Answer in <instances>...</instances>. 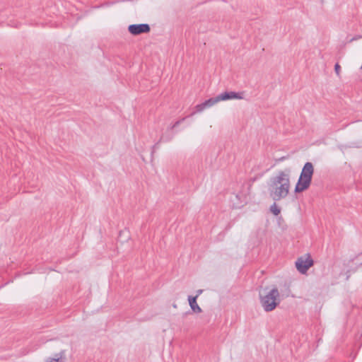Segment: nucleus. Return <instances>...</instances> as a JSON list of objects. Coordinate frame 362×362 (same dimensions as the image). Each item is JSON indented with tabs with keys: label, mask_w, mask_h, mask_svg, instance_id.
Here are the masks:
<instances>
[{
	"label": "nucleus",
	"mask_w": 362,
	"mask_h": 362,
	"mask_svg": "<svg viewBox=\"0 0 362 362\" xmlns=\"http://www.w3.org/2000/svg\"><path fill=\"white\" fill-rule=\"evenodd\" d=\"M290 175L291 169L286 168L270 178L268 191L273 200L279 201L288 196L291 187Z\"/></svg>",
	"instance_id": "obj_1"
},
{
	"label": "nucleus",
	"mask_w": 362,
	"mask_h": 362,
	"mask_svg": "<svg viewBox=\"0 0 362 362\" xmlns=\"http://www.w3.org/2000/svg\"><path fill=\"white\" fill-rule=\"evenodd\" d=\"M314 174V165L311 162H306L301 170L299 178L295 186V193H300L307 190L312 182Z\"/></svg>",
	"instance_id": "obj_2"
},
{
	"label": "nucleus",
	"mask_w": 362,
	"mask_h": 362,
	"mask_svg": "<svg viewBox=\"0 0 362 362\" xmlns=\"http://www.w3.org/2000/svg\"><path fill=\"white\" fill-rule=\"evenodd\" d=\"M259 299L260 303L266 312L274 310L281 301L277 288H273L268 292H266V289L263 292H259Z\"/></svg>",
	"instance_id": "obj_3"
},
{
	"label": "nucleus",
	"mask_w": 362,
	"mask_h": 362,
	"mask_svg": "<svg viewBox=\"0 0 362 362\" xmlns=\"http://www.w3.org/2000/svg\"><path fill=\"white\" fill-rule=\"evenodd\" d=\"M313 259L310 257V255H308V257L305 259L303 257L298 258L296 262V267L300 273L305 274L309 268L313 265Z\"/></svg>",
	"instance_id": "obj_4"
},
{
	"label": "nucleus",
	"mask_w": 362,
	"mask_h": 362,
	"mask_svg": "<svg viewBox=\"0 0 362 362\" xmlns=\"http://www.w3.org/2000/svg\"><path fill=\"white\" fill-rule=\"evenodd\" d=\"M128 31L134 36L144 33H148L151 31V27L147 23L132 24L128 26Z\"/></svg>",
	"instance_id": "obj_5"
},
{
	"label": "nucleus",
	"mask_w": 362,
	"mask_h": 362,
	"mask_svg": "<svg viewBox=\"0 0 362 362\" xmlns=\"http://www.w3.org/2000/svg\"><path fill=\"white\" fill-rule=\"evenodd\" d=\"M244 92L226 91L218 95L220 100H228L232 99H243Z\"/></svg>",
	"instance_id": "obj_6"
},
{
	"label": "nucleus",
	"mask_w": 362,
	"mask_h": 362,
	"mask_svg": "<svg viewBox=\"0 0 362 362\" xmlns=\"http://www.w3.org/2000/svg\"><path fill=\"white\" fill-rule=\"evenodd\" d=\"M221 101L218 95L216 97L211 98L206 100H205L204 103L199 104L196 105L195 108L197 112H202L206 107H210L217 103L218 102Z\"/></svg>",
	"instance_id": "obj_7"
},
{
	"label": "nucleus",
	"mask_w": 362,
	"mask_h": 362,
	"mask_svg": "<svg viewBox=\"0 0 362 362\" xmlns=\"http://www.w3.org/2000/svg\"><path fill=\"white\" fill-rule=\"evenodd\" d=\"M197 298H198V295H196L195 296H189L188 301H189V304L190 305L192 310L194 313H202V310L201 308L197 303Z\"/></svg>",
	"instance_id": "obj_8"
},
{
	"label": "nucleus",
	"mask_w": 362,
	"mask_h": 362,
	"mask_svg": "<svg viewBox=\"0 0 362 362\" xmlns=\"http://www.w3.org/2000/svg\"><path fill=\"white\" fill-rule=\"evenodd\" d=\"M65 356V351H62L58 354H54V358H47V362H64V358Z\"/></svg>",
	"instance_id": "obj_9"
},
{
	"label": "nucleus",
	"mask_w": 362,
	"mask_h": 362,
	"mask_svg": "<svg viewBox=\"0 0 362 362\" xmlns=\"http://www.w3.org/2000/svg\"><path fill=\"white\" fill-rule=\"evenodd\" d=\"M270 211L275 216H278L281 213V209L279 208L275 203L270 206Z\"/></svg>",
	"instance_id": "obj_10"
},
{
	"label": "nucleus",
	"mask_w": 362,
	"mask_h": 362,
	"mask_svg": "<svg viewBox=\"0 0 362 362\" xmlns=\"http://www.w3.org/2000/svg\"><path fill=\"white\" fill-rule=\"evenodd\" d=\"M334 71H335L336 74L337 75V76H340L341 66L339 64V63H337L334 65Z\"/></svg>",
	"instance_id": "obj_11"
},
{
	"label": "nucleus",
	"mask_w": 362,
	"mask_h": 362,
	"mask_svg": "<svg viewBox=\"0 0 362 362\" xmlns=\"http://www.w3.org/2000/svg\"><path fill=\"white\" fill-rule=\"evenodd\" d=\"M185 119V118H182L180 120H177V122H175L171 127H170V129H173L177 127H178L181 122H182Z\"/></svg>",
	"instance_id": "obj_12"
},
{
	"label": "nucleus",
	"mask_w": 362,
	"mask_h": 362,
	"mask_svg": "<svg viewBox=\"0 0 362 362\" xmlns=\"http://www.w3.org/2000/svg\"><path fill=\"white\" fill-rule=\"evenodd\" d=\"M288 158V156H282V157H281L279 158H276L275 160V161H276V163L281 162V161H284V160H286Z\"/></svg>",
	"instance_id": "obj_13"
},
{
	"label": "nucleus",
	"mask_w": 362,
	"mask_h": 362,
	"mask_svg": "<svg viewBox=\"0 0 362 362\" xmlns=\"http://www.w3.org/2000/svg\"><path fill=\"white\" fill-rule=\"evenodd\" d=\"M202 291H202V289L198 290V291H197V295H198V296H199L202 293Z\"/></svg>",
	"instance_id": "obj_14"
},
{
	"label": "nucleus",
	"mask_w": 362,
	"mask_h": 362,
	"mask_svg": "<svg viewBox=\"0 0 362 362\" xmlns=\"http://www.w3.org/2000/svg\"><path fill=\"white\" fill-rule=\"evenodd\" d=\"M356 39H358V37H354L351 38V39L349 40V42H352V41H354V40H356Z\"/></svg>",
	"instance_id": "obj_15"
},
{
	"label": "nucleus",
	"mask_w": 362,
	"mask_h": 362,
	"mask_svg": "<svg viewBox=\"0 0 362 362\" xmlns=\"http://www.w3.org/2000/svg\"><path fill=\"white\" fill-rule=\"evenodd\" d=\"M158 143H159V142H158V143L155 144V145L153 146V148H156V147L158 145Z\"/></svg>",
	"instance_id": "obj_16"
},
{
	"label": "nucleus",
	"mask_w": 362,
	"mask_h": 362,
	"mask_svg": "<svg viewBox=\"0 0 362 362\" xmlns=\"http://www.w3.org/2000/svg\"><path fill=\"white\" fill-rule=\"evenodd\" d=\"M361 69H362V64H361Z\"/></svg>",
	"instance_id": "obj_17"
}]
</instances>
